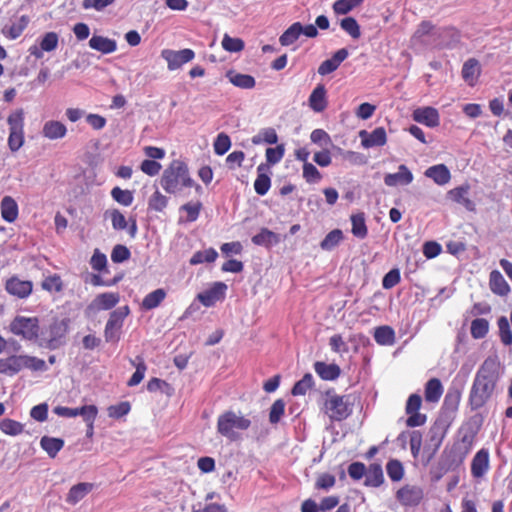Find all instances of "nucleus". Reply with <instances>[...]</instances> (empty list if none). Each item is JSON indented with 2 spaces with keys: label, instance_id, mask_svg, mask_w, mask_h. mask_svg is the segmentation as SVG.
Masks as SVG:
<instances>
[{
  "label": "nucleus",
  "instance_id": "64",
  "mask_svg": "<svg viewBox=\"0 0 512 512\" xmlns=\"http://www.w3.org/2000/svg\"><path fill=\"white\" fill-rule=\"evenodd\" d=\"M59 42V36L56 32H47L40 40L41 49L45 52L54 51Z\"/></svg>",
  "mask_w": 512,
  "mask_h": 512
},
{
  "label": "nucleus",
  "instance_id": "16",
  "mask_svg": "<svg viewBox=\"0 0 512 512\" xmlns=\"http://www.w3.org/2000/svg\"><path fill=\"white\" fill-rule=\"evenodd\" d=\"M33 289V284L29 280H22L17 276H12L5 283V290L12 296L20 299L27 298Z\"/></svg>",
  "mask_w": 512,
  "mask_h": 512
},
{
  "label": "nucleus",
  "instance_id": "8",
  "mask_svg": "<svg viewBox=\"0 0 512 512\" xmlns=\"http://www.w3.org/2000/svg\"><path fill=\"white\" fill-rule=\"evenodd\" d=\"M9 126L8 147L12 152H17L24 144V111L17 109L8 118Z\"/></svg>",
  "mask_w": 512,
  "mask_h": 512
},
{
  "label": "nucleus",
  "instance_id": "62",
  "mask_svg": "<svg viewBox=\"0 0 512 512\" xmlns=\"http://www.w3.org/2000/svg\"><path fill=\"white\" fill-rule=\"evenodd\" d=\"M41 287L48 292H60L63 288V283L58 274H53L42 281Z\"/></svg>",
  "mask_w": 512,
  "mask_h": 512
},
{
  "label": "nucleus",
  "instance_id": "30",
  "mask_svg": "<svg viewBox=\"0 0 512 512\" xmlns=\"http://www.w3.org/2000/svg\"><path fill=\"white\" fill-rule=\"evenodd\" d=\"M425 176L431 178L438 185H445L451 179V173L446 165L437 164L425 171Z\"/></svg>",
  "mask_w": 512,
  "mask_h": 512
},
{
  "label": "nucleus",
  "instance_id": "29",
  "mask_svg": "<svg viewBox=\"0 0 512 512\" xmlns=\"http://www.w3.org/2000/svg\"><path fill=\"white\" fill-rule=\"evenodd\" d=\"M119 299L118 293L105 292L97 295L89 307L97 310H110L117 305Z\"/></svg>",
  "mask_w": 512,
  "mask_h": 512
},
{
  "label": "nucleus",
  "instance_id": "4",
  "mask_svg": "<svg viewBox=\"0 0 512 512\" xmlns=\"http://www.w3.org/2000/svg\"><path fill=\"white\" fill-rule=\"evenodd\" d=\"M71 320L67 317L53 318L51 323L41 331L40 345L49 350H56L66 344Z\"/></svg>",
  "mask_w": 512,
  "mask_h": 512
},
{
  "label": "nucleus",
  "instance_id": "27",
  "mask_svg": "<svg viewBox=\"0 0 512 512\" xmlns=\"http://www.w3.org/2000/svg\"><path fill=\"white\" fill-rule=\"evenodd\" d=\"M66 133V126L62 122L56 120H49L45 122L42 128L43 136L50 140L62 139L66 136Z\"/></svg>",
  "mask_w": 512,
  "mask_h": 512
},
{
  "label": "nucleus",
  "instance_id": "23",
  "mask_svg": "<svg viewBox=\"0 0 512 512\" xmlns=\"http://www.w3.org/2000/svg\"><path fill=\"white\" fill-rule=\"evenodd\" d=\"M268 173L269 167L267 164L261 163L257 167V177L254 182V189L259 196L267 194L271 187V178Z\"/></svg>",
  "mask_w": 512,
  "mask_h": 512
},
{
  "label": "nucleus",
  "instance_id": "13",
  "mask_svg": "<svg viewBox=\"0 0 512 512\" xmlns=\"http://www.w3.org/2000/svg\"><path fill=\"white\" fill-rule=\"evenodd\" d=\"M461 397H462V388L457 387L455 385L450 386L449 389L447 390L445 397H444L443 407H442L444 412H443V415H441L440 417L450 419V422H451L452 419L454 418L455 413L458 410Z\"/></svg>",
  "mask_w": 512,
  "mask_h": 512
},
{
  "label": "nucleus",
  "instance_id": "1",
  "mask_svg": "<svg viewBox=\"0 0 512 512\" xmlns=\"http://www.w3.org/2000/svg\"><path fill=\"white\" fill-rule=\"evenodd\" d=\"M500 378L498 358L487 357L478 368L470 388L468 405L472 411L481 409L492 399Z\"/></svg>",
  "mask_w": 512,
  "mask_h": 512
},
{
  "label": "nucleus",
  "instance_id": "38",
  "mask_svg": "<svg viewBox=\"0 0 512 512\" xmlns=\"http://www.w3.org/2000/svg\"><path fill=\"white\" fill-rule=\"evenodd\" d=\"M166 291L163 288H158L148 293L142 300L141 307L144 310H152L157 308L161 302L166 298Z\"/></svg>",
  "mask_w": 512,
  "mask_h": 512
},
{
  "label": "nucleus",
  "instance_id": "28",
  "mask_svg": "<svg viewBox=\"0 0 512 512\" xmlns=\"http://www.w3.org/2000/svg\"><path fill=\"white\" fill-rule=\"evenodd\" d=\"M384 483L383 469L380 463H371L366 470L364 485L377 488Z\"/></svg>",
  "mask_w": 512,
  "mask_h": 512
},
{
  "label": "nucleus",
  "instance_id": "50",
  "mask_svg": "<svg viewBox=\"0 0 512 512\" xmlns=\"http://www.w3.org/2000/svg\"><path fill=\"white\" fill-rule=\"evenodd\" d=\"M340 27L353 39H359L361 36L360 25L353 17L349 16L341 19Z\"/></svg>",
  "mask_w": 512,
  "mask_h": 512
},
{
  "label": "nucleus",
  "instance_id": "31",
  "mask_svg": "<svg viewBox=\"0 0 512 512\" xmlns=\"http://www.w3.org/2000/svg\"><path fill=\"white\" fill-rule=\"evenodd\" d=\"M1 216L8 222H14L18 217V204L11 196H4L0 204Z\"/></svg>",
  "mask_w": 512,
  "mask_h": 512
},
{
  "label": "nucleus",
  "instance_id": "26",
  "mask_svg": "<svg viewBox=\"0 0 512 512\" xmlns=\"http://www.w3.org/2000/svg\"><path fill=\"white\" fill-rule=\"evenodd\" d=\"M314 370L317 375L325 381L336 380L341 374L340 367L335 363L327 364L325 362L317 361L314 363Z\"/></svg>",
  "mask_w": 512,
  "mask_h": 512
},
{
  "label": "nucleus",
  "instance_id": "2",
  "mask_svg": "<svg viewBox=\"0 0 512 512\" xmlns=\"http://www.w3.org/2000/svg\"><path fill=\"white\" fill-rule=\"evenodd\" d=\"M161 186L169 194H175L183 187H192L195 185L197 191H201L202 187L195 184L190 177L188 166L180 160H173L164 170L161 180Z\"/></svg>",
  "mask_w": 512,
  "mask_h": 512
},
{
  "label": "nucleus",
  "instance_id": "5",
  "mask_svg": "<svg viewBox=\"0 0 512 512\" xmlns=\"http://www.w3.org/2000/svg\"><path fill=\"white\" fill-rule=\"evenodd\" d=\"M32 371H46L48 369L45 361L30 355H11L0 359V374L14 376L22 369Z\"/></svg>",
  "mask_w": 512,
  "mask_h": 512
},
{
  "label": "nucleus",
  "instance_id": "21",
  "mask_svg": "<svg viewBox=\"0 0 512 512\" xmlns=\"http://www.w3.org/2000/svg\"><path fill=\"white\" fill-rule=\"evenodd\" d=\"M413 181V174L404 164L398 167V172L388 173L384 176V183L389 187H394L398 184L408 185Z\"/></svg>",
  "mask_w": 512,
  "mask_h": 512
},
{
  "label": "nucleus",
  "instance_id": "25",
  "mask_svg": "<svg viewBox=\"0 0 512 512\" xmlns=\"http://www.w3.org/2000/svg\"><path fill=\"white\" fill-rule=\"evenodd\" d=\"M89 47L102 54H111L117 50V42L101 35H93L89 40Z\"/></svg>",
  "mask_w": 512,
  "mask_h": 512
},
{
  "label": "nucleus",
  "instance_id": "17",
  "mask_svg": "<svg viewBox=\"0 0 512 512\" xmlns=\"http://www.w3.org/2000/svg\"><path fill=\"white\" fill-rule=\"evenodd\" d=\"M359 137L364 148L381 147L387 142L386 131L383 127H377L371 132L361 130Z\"/></svg>",
  "mask_w": 512,
  "mask_h": 512
},
{
  "label": "nucleus",
  "instance_id": "54",
  "mask_svg": "<svg viewBox=\"0 0 512 512\" xmlns=\"http://www.w3.org/2000/svg\"><path fill=\"white\" fill-rule=\"evenodd\" d=\"M111 197L117 203L123 206H130L133 203L134 195L130 190H123L120 187H114L111 190Z\"/></svg>",
  "mask_w": 512,
  "mask_h": 512
},
{
  "label": "nucleus",
  "instance_id": "44",
  "mask_svg": "<svg viewBox=\"0 0 512 512\" xmlns=\"http://www.w3.org/2000/svg\"><path fill=\"white\" fill-rule=\"evenodd\" d=\"M131 363L133 366H135L136 370L128 380L127 384L128 386L133 387L138 385L143 380L147 366L144 362V359L140 356H137L135 360H131Z\"/></svg>",
  "mask_w": 512,
  "mask_h": 512
},
{
  "label": "nucleus",
  "instance_id": "35",
  "mask_svg": "<svg viewBox=\"0 0 512 512\" xmlns=\"http://www.w3.org/2000/svg\"><path fill=\"white\" fill-rule=\"evenodd\" d=\"M480 64L475 58L468 59L462 67V77L470 85H473L480 75Z\"/></svg>",
  "mask_w": 512,
  "mask_h": 512
},
{
  "label": "nucleus",
  "instance_id": "40",
  "mask_svg": "<svg viewBox=\"0 0 512 512\" xmlns=\"http://www.w3.org/2000/svg\"><path fill=\"white\" fill-rule=\"evenodd\" d=\"M252 242L258 246L271 247L278 242V236L273 231L262 228L259 233L252 237Z\"/></svg>",
  "mask_w": 512,
  "mask_h": 512
},
{
  "label": "nucleus",
  "instance_id": "63",
  "mask_svg": "<svg viewBox=\"0 0 512 512\" xmlns=\"http://www.w3.org/2000/svg\"><path fill=\"white\" fill-rule=\"evenodd\" d=\"M244 46L242 39L230 37L228 34H225L222 39V47L228 52H240L244 49Z\"/></svg>",
  "mask_w": 512,
  "mask_h": 512
},
{
  "label": "nucleus",
  "instance_id": "36",
  "mask_svg": "<svg viewBox=\"0 0 512 512\" xmlns=\"http://www.w3.org/2000/svg\"><path fill=\"white\" fill-rule=\"evenodd\" d=\"M92 487V484L84 482L72 486L67 494L66 502L75 505L92 490Z\"/></svg>",
  "mask_w": 512,
  "mask_h": 512
},
{
  "label": "nucleus",
  "instance_id": "58",
  "mask_svg": "<svg viewBox=\"0 0 512 512\" xmlns=\"http://www.w3.org/2000/svg\"><path fill=\"white\" fill-rule=\"evenodd\" d=\"M168 197L156 190L148 201V208L157 212H162L168 204Z\"/></svg>",
  "mask_w": 512,
  "mask_h": 512
},
{
  "label": "nucleus",
  "instance_id": "33",
  "mask_svg": "<svg viewBox=\"0 0 512 512\" xmlns=\"http://www.w3.org/2000/svg\"><path fill=\"white\" fill-rule=\"evenodd\" d=\"M226 77L234 86L241 89H252L256 85V81L253 76L237 73L234 70L227 71Z\"/></svg>",
  "mask_w": 512,
  "mask_h": 512
},
{
  "label": "nucleus",
  "instance_id": "45",
  "mask_svg": "<svg viewBox=\"0 0 512 512\" xmlns=\"http://www.w3.org/2000/svg\"><path fill=\"white\" fill-rule=\"evenodd\" d=\"M218 257V252L214 248H208L204 251H197L190 258L189 263L191 265H198L202 263H212Z\"/></svg>",
  "mask_w": 512,
  "mask_h": 512
},
{
  "label": "nucleus",
  "instance_id": "59",
  "mask_svg": "<svg viewBox=\"0 0 512 512\" xmlns=\"http://www.w3.org/2000/svg\"><path fill=\"white\" fill-rule=\"evenodd\" d=\"M285 153V146L284 144L277 145L274 148H267L266 149V163L268 167L270 168L271 165H275L279 163Z\"/></svg>",
  "mask_w": 512,
  "mask_h": 512
},
{
  "label": "nucleus",
  "instance_id": "48",
  "mask_svg": "<svg viewBox=\"0 0 512 512\" xmlns=\"http://www.w3.org/2000/svg\"><path fill=\"white\" fill-rule=\"evenodd\" d=\"M489 332V322L484 318H476L471 322L470 333L474 339H483Z\"/></svg>",
  "mask_w": 512,
  "mask_h": 512
},
{
  "label": "nucleus",
  "instance_id": "7",
  "mask_svg": "<svg viewBox=\"0 0 512 512\" xmlns=\"http://www.w3.org/2000/svg\"><path fill=\"white\" fill-rule=\"evenodd\" d=\"M9 330L27 341H36L40 336L39 319L17 315L9 325Z\"/></svg>",
  "mask_w": 512,
  "mask_h": 512
},
{
  "label": "nucleus",
  "instance_id": "34",
  "mask_svg": "<svg viewBox=\"0 0 512 512\" xmlns=\"http://www.w3.org/2000/svg\"><path fill=\"white\" fill-rule=\"evenodd\" d=\"M443 393V386L438 378H431L425 384V400L430 403L438 402Z\"/></svg>",
  "mask_w": 512,
  "mask_h": 512
},
{
  "label": "nucleus",
  "instance_id": "6",
  "mask_svg": "<svg viewBox=\"0 0 512 512\" xmlns=\"http://www.w3.org/2000/svg\"><path fill=\"white\" fill-rule=\"evenodd\" d=\"M352 406L349 396L338 395L333 389L326 392L324 411L331 421L341 422L347 419L353 412Z\"/></svg>",
  "mask_w": 512,
  "mask_h": 512
},
{
  "label": "nucleus",
  "instance_id": "10",
  "mask_svg": "<svg viewBox=\"0 0 512 512\" xmlns=\"http://www.w3.org/2000/svg\"><path fill=\"white\" fill-rule=\"evenodd\" d=\"M161 57L167 62L168 70L174 71L192 61L195 58V52L190 48L181 50L163 49Z\"/></svg>",
  "mask_w": 512,
  "mask_h": 512
},
{
  "label": "nucleus",
  "instance_id": "20",
  "mask_svg": "<svg viewBox=\"0 0 512 512\" xmlns=\"http://www.w3.org/2000/svg\"><path fill=\"white\" fill-rule=\"evenodd\" d=\"M349 52L346 48L337 50L330 59L324 60L318 67V73L326 76L338 69L341 63L347 59Z\"/></svg>",
  "mask_w": 512,
  "mask_h": 512
},
{
  "label": "nucleus",
  "instance_id": "22",
  "mask_svg": "<svg viewBox=\"0 0 512 512\" xmlns=\"http://www.w3.org/2000/svg\"><path fill=\"white\" fill-rule=\"evenodd\" d=\"M310 108L317 113L323 112L328 105L327 91L323 84H318L311 92L309 99Z\"/></svg>",
  "mask_w": 512,
  "mask_h": 512
},
{
  "label": "nucleus",
  "instance_id": "51",
  "mask_svg": "<svg viewBox=\"0 0 512 512\" xmlns=\"http://www.w3.org/2000/svg\"><path fill=\"white\" fill-rule=\"evenodd\" d=\"M129 313L130 310L128 306L119 307L110 313L109 319L106 324L121 329L124 320L129 315Z\"/></svg>",
  "mask_w": 512,
  "mask_h": 512
},
{
  "label": "nucleus",
  "instance_id": "55",
  "mask_svg": "<svg viewBox=\"0 0 512 512\" xmlns=\"http://www.w3.org/2000/svg\"><path fill=\"white\" fill-rule=\"evenodd\" d=\"M435 35H440V33L435 30L434 25L430 21H422L414 33V38L421 40L423 43H426L427 40L425 37Z\"/></svg>",
  "mask_w": 512,
  "mask_h": 512
},
{
  "label": "nucleus",
  "instance_id": "47",
  "mask_svg": "<svg viewBox=\"0 0 512 512\" xmlns=\"http://www.w3.org/2000/svg\"><path fill=\"white\" fill-rule=\"evenodd\" d=\"M252 143L259 145L261 143L276 144L278 142V136L274 128H264L259 133L252 137Z\"/></svg>",
  "mask_w": 512,
  "mask_h": 512
},
{
  "label": "nucleus",
  "instance_id": "11",
  "mask_svg": "<svg viewBox=\"0 0 512 512\" xmlns=\"http://www.w3.org/2000/svg\"><path fill=\"white\" fill-rule=\"evenodd\" d=\"M53 412L60 416L66 418H73L76 416H82L84 421H95L98 409L95 405H84L82 407L70 408L65 406H56L53 409Z\"/></svg>",
  "mask_w": 512,
  "mask_h": 512
},
{
  "label": "nucleus",
  "instance_id": "14",
  "mask_svg": "<svg viewBox=\"0 0 512 512\" xmlns=\"http://www.w3.org/2000/svg\"><path fill=\"white\" fill-rule=\"evenodd\" d=\"M424 496L422 488L418 486L405 485L396 492V499L403 506H417Z\"/></svg>",
  "mask_w": 512,
  "mask_h": 512
},
{
  "label": "nucleus",
  "instance_id": "18",
  "mask_svg": "<svg viewBox=\"0 0 512 512\" xmlns=\"http://www.w3.org/2000/svg\"><path fill=\"white\" fill-rule=\"evenodd\" d=\"M412 117L414 121L430 128H435L440 124V115L438 110L430 106L415 109Z\"/></svg>",
  "mask_w": 512,
  "mask_h": 512
},
{
  "label": "nucleus",
  "instance_id": "15",
  "mask_svg": "<svg viewBox=\"0 0 512 512\" xmlns=\"http://www.w3.org/2000/svg\"><path fill=\"white\" fill-rule=\"evenodd\" d=\"M450 425V419L439 417L431 426L428 435L431 445L434 446V452H436L442 445Z\"/></svg>",
  "mask_w": 512,
  "mask_h": 512
},
{
  "label": "nucleus",
  "instance_id": "60",
  "mask_svg": "<svg viewBox=\"0 0 512 512\" xmlns=\"http://www.w3.org/2000/svg\"><path fill=\"white\" fill-rule=\"evenodd\" d=\"M147 390L149 392L161 391L162 393H164L166 395H171L173 388L165 380L154 377V378L150 379L149 382L147 383Z\"/></svg>",
  "mask_w": 512,
  "mask_h": 512
},
{
  "label": "nucleus",
  "instance_id": "32",
  "mask_svg": "<svg viewBox=\"0 0 512 512\" xmlns=\"http://www.w3.org/2000/svg\"><path fill=\"white\" fill-rule=\"evenodd\" d=\"M489 285L491 291L499 296H505L510 291L509 284L498 270L490 273Z\"/></svg>",
  "mask_w": 512,
  "mask_h": 512
},
{
  "label": "nucleus",
  "instance_id": "53",
  "mask_svg": "<svg viewBox=\"0 0 512 512\" xmlns=\"http://www.w3.org/2000/svg\"><path fill=\"white\" fill-rule=\"evenodd\" d=\"M497 325H498V329H499V336H500L501 342L506 346L511 345L512 344V331L510 329V324H509L507 317H505V316L499 317L497 320Z\"/></svg>",
  "mask_w": 512,
  "mask_h": 512
},
{
  "label": "nucleus",
  "instance_id": "56",
  "mask_svg": "<svg viewBox=\"0 0 512 512\" xmlns=\"http://www.w3.org/2000/svg\"><path fill=\"white\" fill-rule=\"evenodd\" d=\"M386 471L389 478L394 482L400 481L404 475L403 465L396 459H392L387 462Z\"/></svg>",
  "mask_w": 512,
  "mask_h": 512
},
{
  "label": "nucleus",
  "instance_id": "43",
  "mask_svg": "<svg viewBox=\"0 0 512 512\" xmlns=\"http://www.w3.org/2000/svg\"><path fill=\"white\" fill-rule=\"evenodd\" d=\"M374 339L380 345H392L395 342V331L390 326H380L375 329Z\"/></svg>",
  "mask_w": 512,
  "mask_h": 512
},
{
  "label": "nucleus",
  "instance_id": "57",
  "mask_svg": "<svg viewBox=\"0 0 512 512\" xmlns=\"http://www.w3.org/2000/svg\"><path fill=\"white\" fill-rule=\"evenodd\" d=\"M213 147L216 155H224L231 147L230 137L224 132L219 133L213 143Z\"/></svg>",
  "mask_w": 512,
  "mask_h": 512
},
{
  "label": "nucleus",
  "instance_id": "12",
  "mask_svg": "<svg viewBox=\"0 0 512 512\" xmlns=\"http://www.w3.org/2000/svg\"><path fill=\"white\" fill-rule=\"evenodd\" d=\"M227 288L224 282H214L210 288L199 293L197 299L205 307H212L225 298Z\"/></svg>",
  "mask_w": 512,
  "mask_h": 512
},
{
  "label": "nucleus",
  "instance_id": "61",
  "mask_svg": "<svg viewBox=\"0 0 512 512\" xmlns=\"http://www.w3.org/2000/svg\"><path fill=\"white\" fill-rule=\"evenodd\" d=\"M310 139L314 144L319 145L322 149L332 145L330 135L323 129H315L310 135Z\"/></svg>",
  "mask_w": 512,
  "mask_h": 512
},
{
  "label": "nucleus",
  "instance_id": "42",
  "mask_svg": "<svg viewBox=\"0 0 512 512\" xmlns=\"http://www.w3.org/2000/svg\"><path fill=\"white\" fill-rule=\"evenodd\" d=\"M343 238L344 235L342 230L334 229L330 231L320 242V248L324 251H332L341 243Z\"/></svg>",
  "mask_w": 512,
  "mask_h": 512
},
{
  "label": "nucleus",
  "instance_id": "9",
  "mask_svg": "<svg viewBox=\"0 0 512 512\" xmlns=\"http://www.w3.org/2000/svg\"><path fill=\"white\" fill-rule=\"evenodd\" d=\"M463 452H460L457 447L453 445L451 448H445L439 458V461L434 469V476L438 480L449 471L456 470L465 460Z\"/></svg>",
  "mask_w": 512,
  "mask_h": 512
},
{
  "label": "nucleus",
  "instance_id": "46",
  "mask_svg": "<svg viewBox=\"0 0 512 512\" xmlns=\"http://www.w3.org/2000/svg\"><path fill=\"white\" fill-rule=\"evenodd\" d=\"M314 385V378L311 373H306L299 381L292 387L291 394L293 396H303Z\"/></svg>",
  "mask_w": 512,
  "mask_h": 512
},
{
  "label": "nucleus",
  "instance_id": "19",
  "mask_svg": "<svg viewBox=\"0 0 512 512\" xmlns=\"http://www.w3.org/2000/svg\"><path fill=\"white\" fill-rule=\"evenodd\" d=\"M489 467V451L486 448H481L472 459L471 475L473 478L480 479L488 472Z\"/></svg>",
  "mask_w": 512,
  "mask_h": 512
},
{
  "label": "nucleus",
  "instance_id": "41",
  "mask_svg": "<svg viewBox=\"0 0 512 512\" xmlns=\"http://www.w3.org/2000/svg\"><path fill=\"white\" fill-rule=\"evenodd\" d=\"M352 234L358 239H364L368 235V228L365 222L364 213H358L351 216Z\"/></svg>",
  "mask_w": 512,
  "mask_h": 512
},
{
  "label": "nucleus",
  "instance_id": "3",
  "mask_svg": "<svg viewBox=\"0 0 512 512\" xmlns=\"http://www.w3.org/2000/svg\"><path fill=\"white\" fill-rule=\"evenodd\" d=\"M251 426V420L241 412L227 410L217 418V432L231 442L238 441L241 436L239 431H245Z\"/></svg>",
  "mask_w": 512,
  "mask_h": 512
},
{
  "label": "nucleus",
  "instance_id": "52",
  "mask_svg": "<svg viewBox=\"0 0 512 512\" xmlns=\"http://www.w3.org/2000/svg\"><path fill=\"white\" fill-rule=\"evenodd\" d=\"M363 2L364 0H336L333 4V10L337 15H346Z\"/></svg>",
  "mask_w": 512,
  "mask_h": 512
},
{
  "label": "nucleus",
  "instance_id": "37",
  "mask_svg": "<svg viewBox=\"0 0 512 512\" xmlns=\"http://www.w3.org/2000/svg\"><path fill=\"white\" fill-rule=\"evenodd\" d=\"M40 446L50 458H55L58 452L64 447V440L61 438L43 436L40 440Z\"/></svg>",
  "mask_w": 512,
  "mask_h": 512
},
{
  "label": "nucleus",
  "instance_id": "24",
  "mask_svg": "<svg viewBox=\"0 0 512 512\" xmlns=\"http://www.w3.org/2000/svg\"><path fill=\"white\" fill-rule=\"evenodd\" d=\"M469 189V185H461L451 189L448 192V196L454 202L464 206L468 211H475V203L468 197Z\"/></svg>",
  "mask_w": 512,
  "mask_h": 512
},
{
  "label": "nucleus",
  "instance_id": "39",
  "mask_svg": "<svg viewBox=\"0 0 512 512\" xmlns=\"http://www.w3.org/2000/svg\"><path fill=\"white\" fill-rule=\"evenodd\" d=\"M302 23L295 22L290 25L279 37V42L282 46H290L295 43L301 36Z\"/></svg>",
  "mask_w": 512,
  "mask_h": 512
},
{
  "label": "nucleus",
  "instance_id": "49",
  "mask_svg": "<svg viewBox=\"0 0 512 512\" xmlns=\"http://www.w3.org/2000/svg\"><path fill=\"white\" fill-rule=\"evenodd\" d=\"M0 430L10 436H17L23 433L24 425L16 420L4 418L0 421Z\"/></svg>",
  "mask_w": 512,
  "mask_h": 512
}]
</instances>
